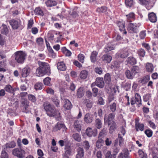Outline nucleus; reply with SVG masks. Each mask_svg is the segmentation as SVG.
I'll return each mask as SVG.
<instances>
[{
	"mask_svg": "<svg viewBox=\"0 0 158 158\" xmlns=\"http://www.w3.org/2000/svg\"><path fill=\"white\" fill-rule=\"evenodd\" d=\"M36 41L37 44L40 46H41L43 44V39L41 37L37 38L36 39Z\"/></svg>",
	"mask_w": 158,
	"mask_h": 158,
	"instance_id": "obj_60",
	"label": "nucleus"
},
{
	"mask_svg": "<svg viewBox=\"0 0 158 158\" xmlns=\"http://www.w3.org/2000/svg\"><path fill=\"white\" fill-rule=\"evenodd\" d=\"M131 84L130 82H126L123 85V87L127 91L130 90L131 88Z\"/></svg>",
	"mask_w": 158,
	"mask_h": 158,
	"instance_id": "obj_53",
	"label": "nucleus"
},
{
	"mask_svg": "<svg viewBox=\"0 0 158 158\" xmlns=\"http://www.w3.org/2000/svg\"><path fill=\"white\" fill-rule=\"evenodd\" d=\"M139 2L142 5L146 6L149 5V0H138Z\"/></svg>",
	"mask_w": 158,
	"mask_h": 158,
	"instance_id": "obj_55",
	"label": "nucleus"
},
{
	"mask_svg": "<svg viewBox=\"0 0 158 158\" xmlns=\"http://www.w3.org/2000/svg\"><path fill=\"white\" fill-rule=\"evenodd\" d=\"M46 6L48 7H51L56 6L57 3L54 0H48L45 2Z\"/></svg>",
	"mask_w": 158,
	"mask_h": 158,
	"instance_id": "obj_29",
	"label": "nucleus"
},
{
	"mask_svg": "<svg viewBox=\"0 0 158 158\" xmlns=\"http://www.w3.org/2000/svg\"><path fill=\"white\" fill-rule=\"evenodd\" d=\"M95 126L98 129H100L102 126V122L101 120L98 118H96L95 120Z\"/></svg>",
	"mask_w": 158,
	"mask_h": 158,
	"instance_id": "obj_37",
	"label": "nucleus"
},
{
	"mask_svg": "<svg viewBox=\"0 0 158 158\" xmlns=\"http://www.w3.org/2000/svg\"><path fill=\"white\" fill-rule=\"evenodd\" d=\"M145 68L147 71L149 73H152L154 70L153 65L151 63H147L145 66Z\"/></svg>",
	"mask_w": 158,
	"mask_h": 158,
	"instance_id": "obj_33",
	"label": "nucleus"
},
{
	"mask_svg": "<svg viewBox=\"0 0 158 158\" xmlns=\"http://www.w3.org/2000/svg\"><path fill=\"white\" fill-rule=\"evenodd\" d=\"M144 133L148 137H150L152 136L153 134L152 131L150 129L146 130Z\"/></svg>",
	"mask_w": 158,
	"mask_h": 158,
	"instance_id": "obj_57",
	"label": "nucleus"
},
{
	"mask_svg": "<svg viewBox=\"0 0 158 158\" xmlns=\"http://www.w3.org/2000/svg\"><path fill=\"white\" fill-rule=\"evenodd\" d=\"M134 99L136 102V104L139 107L140 105H141V97L139 94L136 93L135 94Z\"/></svg>",
	"mask_w": 158,
	"mask_h": 158,
	"instance_id": "obj_31",
	"label": "nucleus"
},
{
	"mask_svg": "<svg viewBox=\"0 0 158 158\" xmlns=\"http://www.w3.org/2000/svg\"><path fill=\"white\" fill-rule=\"evenodd\" d=\"M73 127L74 129L78 132H80L81 129V121L76 120L74 123Z\"/></svg>",
	"mask_w": 158,
	"mask_h": 158,
	"instance_id": "obj_18",
	"label": "nucleus"
},
{
	"mask_svg": "<svg viewBox=\"0 0 158 158\" xmlns=\"http://www.w3.org/2000/svg\"><path fill=\"white\" fill-rule=\"evenodd\" d=\"M62 129L63 131H66L67 129L64 123L62 122H58L55 126L53 128L54 131H57L60 129Z\"/></svg>",
	"mask_w": 158,
	"mask_h": 158,
	"instance_id": "obj_7",
	"label": "nucleus"
},
{
	"mask_svg": "<svg viewBox=\"0 0 158 158\" xmlns=\"http://www.w3.org/2000/svg\"><path fill=\"white\" fill-rule=\"evenodd\" d=\"M128 55L129 53L128 51L123 49L120 50L116 54L117 57L123 59L126 58Z\"/></svg>",
	"mask_w": 158,
	"mask_h": 158,
	"instance_id": "obj_10",
	"label": "nucleus"
},
{
	"mask_svg": "<svg viewBox=\"0 0 158 158\" xmlns=\"http://www.w3.org/2000/svg\"><path fill=\"white\" fill-rule=\"evenodd\" d=\"M137 53L139 56L143 57L145 55V52L143 49L140 48L138 50Z\"/></svg>",
	"mask_w": 158,
	"mask_h": 158,
	"instance_id": "obj_51",
	"label": "nucleus"
},
{
	"mask_svg": "<svg viewBox=\"0 0 158 158\" xmlns=\"http://www.w3.org/2000/svg\"><path fill=\"white\" fill-rule=\"evenodd\" d=\"M102 60L105 62L109 63L112 60V57L110 56L107 54L104 55L102 57Z\"/></svg>",
	"mask_w": 158,
	"mask_h": 158,
	"instance_id": "obj_38",
	"label": "nucleus"
},
{
	"mask_svg": "<svg viewBox=\"0 0 158 158\" xmlns=\"http://www.w3.org/2000/svg\"><path fill=\"white\" fill-rule=\"evenodd\" d=\"M52 100L56 107H60V102L58 97L55 96H54L52 98Z\"/></svg>",
	"mask_w": 158,
	"mask_h": 158,
	"instance_id": "obj_42",
	"label": "nucleus"
},
{
	"mask_svg": "<svg viewBox=\"0 0 158 158\" xmlns=\"http://www.w3.org/2000/svg\"><path fill=\"white\" fill-rule=\"evenodd\" d=\"M123 135L120 133L118 134V139L119 141V144L120 146H122L124 143V139L123 138Z\"/></svg>",
	"mask_w": 158,
	"mask_h": 158,
	"instance_id": "obj_46",
	"label": "nucleus"
},
{
	"mask_svg": "<svg viewBox=\"0 0 158 158\" xmlns=\"http://www.w3.org/2000/svg\"><path fill=\"white\" fill-rule=\"evenodd\" d=\"M83 119L85 122L86 123H90L93 120V115L90 113H87L85 115Z\"/></svg>",
	"mask_w": 158,
	"mask_h": 158,
	"instance_id": "obj_13",
	"label": "nucleus"
},
{
	"mask_svg": "<svg viewBox=\"0 0 158 158\" xmlns=\"http://www.w3.org/2000/svg\"><path fill=\"white\" fill-rule=\"evenodd\" d=\"M48 51L49 52V55L52 58H55L56 54L55 53L54 51L50 46L49 47Z\"/></svg>",
	"mask_w": 158,
	"mask_h": 158,
	"instance_id": "obj_54",
	"label": "nucleus"
},
{
	"mask_svg": "<svg viewBox=\"0 0 158 158\" xmlns=\"http://www.w3.org/2000/svg\"><path fill=\"white\" fill-rule=\"evenodd\" d=\"M115 46L114 44L110 43H108L106 45L104 48V51L106 53L114 49Z\"/></svg>",
	"mask_w": 158,
	"mask_h": 158,
	"instance_id": "obj_22",
	"label": "nucleus"
},
{
	"mask_svg": "<svg viewBox=\"0 0 158 158\" xmlns=\"http://www.w3.org/2000/svg\"><path fill=\"white\" fill-rule=\"evenodd\" d=\"M123 155L124 157L125 158H130L129 156V153L128 150L127 148L123 149L121 152Z\"/></svg>",
	"mask_w": 158,
	"mask_h": 158,
	"instance_id": "obj_52",
	"label": "nucleus"
},
{
	"mask_svg": "<svg viewBox=\"0 0 158 158\" xmlns=\"http://www.w3.org/2000/svg\"><path fill=\"white\" fill-rule=\"evenodd\" d=\"M149 20L152 23H155L157 21V17L156 15L154 12L150 13L148 14Z\"/></svg>",
	"mask_w": 158,
	"mask_h": 158,
	"instance_id": "obj_21",
	"label": "nucleus"
},
{
	"mask_svg": "<svg viewBox=\"0 0 158 158\" xmlns=\"http://www.w3.org/2000/svg\"><path fill=\"white\" fill-rule=\"evenodd\" d=\"M88 75V72L86 70H82L81 71L80 74V77L82 79H86Z\"/></svg>",
	"mask_w": 158,
	"mask_h": 158,
	"instance_id": "obj_50",
	"label": "nucleus"
},
{
	"mask_svg": "<svg viewBox=\"0 0 158 158\" xmlns=\"http://www.w3.org/2000/svg\"><path fill=\"white\" fill-rule=\"evenodd\" d=\"M43 106L47 115L50 117H55L57 120L61 119L60 113L53 105H51L50 103H45Z\"/></svg>",
	"mask_w": 158,
	"mask_h": 158,
	"instance_id": "obj_1",
	"label": "nucleus"
},
{
	"mask_svg": "<svg viewBox=\"0 0 158 158\" xmlns=\"http://www.w3.org/2000/svg\"><path fill=\"white\" fill-rule=\"evenodd\" d=\"M96 11L99 13H104L107 15H108L109 12L111 13L110 10L108 9L107 7L105 6L97 8Z\"/></svg>",
	"mask_w": 158,
	"mask_h": 158,
	"instance_id": "obj_15",
	"label": "nucleus"
},
{
	"mask_svg": "<svg viewBox=\"0 0 158 158\" xmlns=\"http://www.w3.org/2000/svg\"><path fill=\"white\" fill-rule=\"evenodd\" d=\"M127 21L131 23L135 19V15L134 13L131 12L126 15Z\"/></svg>",
	"mask_w": 158,
	"mask_h": 158,
	"instance_id": "obj_26",
	"label": "nucleus"
},
{
	"mask_svg": "<svg viewBox=\"0 0 158 158\" xmlns=\"http://www.w3.org/2000/svg\"><path fill=\"white\" fill-rule=\"evenodd\" d=\"M117 24L119 28V30L122 31H124L125 29V23L123 22L118 21Z\"/></svg>",
	"mask_w": 158,
	"mask_h": 158,
	"instance_id": "obj_43",
	"label": "nucleus"
},
{
	"mask_svg": "<svg viewBox=\"0 0 158 158\" xmlns=\"http://www.w3.org/2000/svg\"><path fill=\"white\" fill-rule=\"evenodd\" d=\"M86 107L89 109H91L92 106V102L89 99H85L83 101Z\"/></svg>",
	"mask_w": 158,
	"mask_h": 158,
	"instance_id": "obj_41",
	"label": "nucleus"
},
{
	"mask_svg": "<svg viewBox=\"0 0 158 158\" xmlns=\"http://www.w3.org/2000/svg\"><path fill=\"white\" fill-rule=\"evenodd\" d=\"M115 114L114 113H110L107 116H105L104 118V121L105 123H107L108 126L110 125V123L112 122H114L113 121L115 117Z\"/></svg>",
	"mask_w": 158,
	"mask_h": 158,
	"instance_id": "obj_9",
	"label": "nucleus"
},
{
	"mask_svg": "<svg viewBox=\"0 0 158 158\" xmlns=\"http://www.w3.org/2000/svg\"><path fill=\"white\" fill-rule=\"evenodd\" d=\"M57 33L54 31H49L47 34V37L50 41H52L54 39V36L57 35Z\"/></svg>",
	"mask_w": 158,
	"mask_h": 158,
	"instance_id": "obj_20",
	"label": "nucleus"
},
{
	"mask_svg": "<svg viewBox=\"0 0 158 158\" xmlns=\"http://www.w3.org/2000/svg\"><path fill=\"white\" fill-rule=\"evenodd\" d=\"M126 62L127 64L133 65L136 64L137 60L134 57L131 56L127 58Z\"/></svg>",
	"mask_w": 158,
	"mask_h": 158,
	"instance_id": "obj_19",
	"label": "nucleus"
},
{
	"mask_svg": "<svg viewBox=\"0 0 158 158\" xmlns=\"http://www.w3.org/2000/svg\"><path fill=\"white\" fill-rule=\"evenodd\" d=\"M15 60L18 64H23L26 58V55L23 51H19L15 52Z\"/></svg>",
	"mask_w": 158,
	"mask_h": 158,
	"instance_id": "obj_3",
	"label": "nucleus"
},
{
	"mask_svg": "<svg viewBox=\"0 0 158 158\" xmlns=\"http://www.w3.org/2000/svg\"><path fill=\"white\" fill-rule=\"evenodd\" d=\"M131 70L135 76L140 72L139 68L138 66L137 65H134L132 66L131 68Z\"/></svg>",
	"mask_w": 158,
	"mask_h": 158,
	"instance_id": "obj_30",
	"label": "nucleus"
},
{
	"mask_svg": "<svg viewBox=\"0 0 158 158\" xmlns=\"http://www.w3.org/2000/svg\"><path fill=\"white\" fill-rule=\"evenodd\" d=\"M139 156L142 158H146L147 154L144 152L142 150L140 149L139 150L138 152Z\"/></svg>",
	"mask_w": 158,
	"mask_h": 158,
	"instance_id": "obj_56",
	"label": "nucleus"
},
{
	"mask_svg": "<svg viewBox=\"0 0 158 158\" xmlns=\"http://www.w3.org/2000/svg\"><path fill=\"white\" fill-rule=\"evenodd\" d=\"M125 3L127 6L131 7L133 4V0H125Z\"/></svg>",
	"mask_w": 158,
	"mask_h": 158,
	"instance_id": "obj_61",
	"label": "nucleus"
},
{
	"mask_svg": "<svg viewBox=\"0 0 158 158\" xmlns=\"http://www.w3.org/2000/svg\"><path fill=\"white\" fill-rule=\"evenodd\" d=\"M21 105L24 107L25 110H27L29 106V102L27 100H24L21 102Z\"/></svg>",
	"mask_w": 158,
	"mask_h": 158,
	"instance_id": "obj_47",
	"label": "nucleus"
},
{
	"mask_svg": "<svg viewBox=\"0 0 158 158\" xmlns=\"http://www.w3.org/2000/svg\"><path fill=\"white\" fill-rule=\"evenodd\" d=\"M39 67L36 70V74L38 77L42 76L45 74L48 75L51 74L49 64L45 62H38Z\"/></svg>",
	"mask_w": 158,
	"mask_h": 158,
	"instance_id": "obj_2",
	"label": "nucleus"
},
{
	"mask_svg": "<svg viewBox=\"0 0 158 158\" xmlns=\"http://www.w3.org/2000/svg\"><path fill=\"white\" fill-rule=\"evenodd\" d=\"M44 87L43 84L40 82L36 83L34 85V88L36 90H40L42 89Z\"/></svg>",
	"mask_w": 158,
	"mask_h": 158,
	"instance_id": "obj_48",
	"label": "nucleus"
},
{
	"mask_svg": "<svg viewBox=\"0 0 158 158\" xmlns=\"http://www.w3.org/2000/svg\"><path fill=\"white\" fill-rule=\"evenodd\" d=\"M9 23L12 28L14 30H16L20 28L21 24V22L19 20L11 19L9 21Z\"/></svg>",
	"mask_w": 158,
	"mask_h": 158,
	"instance_id": "obj_5",
	"label": "nucleus"
},
{
	"mask_svg": "<svg viewBox=\"0 0 158 158\" xmlns=\"http://www.w3.org/2000/svg\"><path fill=\"white\" fill-rule=\"evenodd\" d=\"M144 125L143 123H140L138 122H135V127L136 131H138L139 130L142 131L144 130Z\"/></svg>",
	"mask_w": 158,
	"mask_h": 158,
	"instance_id": "obj_25",
	"label": "nucleus"
},
{
	"mask_svg": "<svg viewBox=\"0 0 158 158\" xmlns=\"http://www.w3.org/2000/svg\"><path fill=\"white\" fill-rule=\"evenodd\" d=\"M13 155L19 158H23L24 157L25 152L21 148H15L12 151Z\"/></svg>",
	"mask_w": 158,
	"mask_h": 158,
	"instance_id": "obj_8",
	"label": "nucleus"
},
{
	"mask_svg": "<svg viewBox=\"0 0 158 158\" xmlns=\"http://www.w3.org/2000/svg\"><path fill=\"white\" fill-rule=\"evenodd\" d=\"M34 12L36 15L43 16L44 15L43 10L39 7L36 8L34 10Z\"/></svg>",
	"mask_w": 158,
	"mask_h": 158,
	"instance_id": "obj_40",
	"label": "nucleus"
},
{
	"mask_svg": "<svg viewBox=\"0 0 158 158\" xmlns=\"http://www.w3.org/2000/svg\"><path fill=\"white\" fill-rule=\"evenodd\" d=\"M85 133L86 135L89 137L95 136L97 134V129H93L90 127L88 128L86 130Z\"/></svg>",
	"mask_w": 158,
	"mask_h": 158,
	"instance_id": "obj_12",
	"label": "nucleus"
},
{
	"mask_svg": "<svg viewBox=\"0 0 158 158\" xmlns=\"http://www.w3.org/2000/svg\"><path fill=\"white\" fill-rule=\"evenodd\" d=\"M57 67L58 69L60 71H64L66 69L65 64L63 62H58L57 63Z\"/></svg>",
	"mask_w": 158,
	"mask_h": 158,
	"instance_id": "obj_28",
	"label": "nucleus"
},
{
	"mask_svg": "<svg viewBox=\"0 0 158 158\" xmlns=\"http://www.w3.org/2000/svg\"><path fill=\"white\" fill-rule=\"evenodd\" d=\"M98 53L96 51H93L91 53L90 56V60L93 63H94L96 61V57Z\"/></svg>",
	"mask_w": 158,
	"mask_h": 158,
	"instance_id": "obj_36",
	"label": "nucleus"
},
{
	"mask_svg": "<svg viewBox=\"0 0 158 158\" xmlns=\"http://www.w3.org/2000/svg\"><path fill=\"white\" fill-rule=\"evenodd\" d=\"M104 80L106 83L107 84H109L111 81V77L109 73L105 74L104 76Z\"/></svg>",
	"mask_w": 158,
	"mask_h": 158,
	"instance_id": "obj_45",
	"label": "nucleus"
},
{
	"mask_svg": "<svg viewBox=\"0 0 158 158\" xmlns=\"http://www.w3.org/2000/svg\"><path fill=\"white\" fill-rule=\"evenodd\" d=\"M4 89L6 92L14 94V89L11 85H6L4 87Z\"/></svg>",
	"mask_w": 158,
	"mask_h": 158,
	"instance_id": "obj_32",
	"label": "nucleus"
},
{
	"mask_svg": "<svg viewBox=\"0 0 158 158\" xmlns=\"http://www.w3.org/2000/svg\"><path fill=\"white\" fill-rule=\"evenodd\" d=\"M51 78L49 77H47L44 78V84L45 85H50Z\"/></svg>",
	"mask_w": 158,
	"mask_h": 158,
	"instance_id": "obj_59",
	"label": "nucleus"
},
{
	"mask_svg": "<svg viewBox=\"0 0 158 158\" xmlns=\"http://www.w3.org/2000/svg\"><path fill=\"white\" fill-rule=\"evenodd\" d=\"M92 88L93 95L94 97H96L97 96L98 94V89L97 88Z\"/></svg>",
	"mask_w": 158,
	"mask_h": 158,
	"instance_id": "obj_63",
	"label": "nucleus"
},
{
	"mask_svg": "<svg viewBox=\"0 0 158 158\" xmlns=\"http://www.w3.org/2000/svg\"><path fill=\"white\" fill-rule=\"evenodd\" d=\"M0 31L2 34L7 35L9 32V29L6 25L2 24L0 27Z\"/></svg>",
	"mask_w": 158,
	"mask_h": 158,
	"instance_id": "obj_17",
	"label": "nucleus"
},
{
	"mask_svg": "<svg viewBox=\"0 0 158 158\" xmlns=\"http://www.w3.org/2000/svg\"><path fill=\"white\" fill-rule=\"evenodd\" d=\"M119 145H118V140L115 139V140L114 146L113 147V154L116 156L119 152L120 149V147Z\"/></svg>",
	"mask_w": 158,
	"mask_h": 158,
	"instance_id": "obj_14",
	"label": "nucleus"
},
{
	"mask_svg": "<svg viewBox=\"0 0 158 158\" xmlns=\"http://www.w3.org/2000/svg\"><path fill=\"white\" fill-rule=\"evenodd\" d=\"M77 152L76 158H84L85 152L83 148L79 147L77 149Z\"/></svg>",
	"mask_w": 158,
	"mask_h": 158,
	"instance_id": "obj_16",
	"label": "nucleus"
},
{
	"mask_svg": "<svg viewBox=\"0 0 158 158\" xmlns=\"http://www.w3.org/2000/svg\"><path fill=\"white\" fill-rule=\"evenodd\" d=\"M82 144L85 148L86 150H88L89 148L90 147L89 144L87 141L83 142Z\"/></svg>",
	"mask_w": 158,
	"mask_h": 158,
	"instance_id": "obj_64",
	"label": "nucleus"
},
{
	"mask_svg": "<svg viewBox=\"0 0 158 158\" xmlns=\"http://www.w3.org/2000/svg\"><path fill=\"white\" fill-rule=\"evenodd\" d=\"M95 85L100 88H103L104 86V82L103 78L102 77L97 78L95 82L91 84V87H93Z\"/></svg>",
	"mask_w": 158,
	"mask_h": 158,
	"instance_id": "obj_6",
	"label": "nucleus"
},
{
	"mask_svg": "<svg viewBox=\"0 0 158 158\" xmlns=\"http://www.w3.org/2000/svg\"><path fill=\"white\" fill-rule=\"evenodd\" d=\"M84 95V91L82 87L79 88L77 91V96L79 98H81Z\"/></svg>",
	"mask_w": 158,
	"mask_h": 158,
	"instance_id": "obj_39",
	"label": "nucleus"
},
{
	"mask_svg": "<svg viewBox=\"0 0 158 158\" xmlns=\"http://www.w3.org/2000/svg\"><path fill=\"white\" fill-rule=\"evenodd\" d=\"M73 137L75 140L78 142H80L81 140V135L78 133L73 134Z\"/></svg>",
	"mask_w": 158,
	"mask_h": 158,
	"instance_id": "obj_44",
	"label": "nucleus"
},
{
	"mask_svg": "<svg viewBox=\"0 0 158 158\" xmlns=\"http://www.w3.org/2000/svg\"><path fill=\"white\" fill-rule=\"evenodd\" d=\"M64 105L63 107L66 110L70 109L72 107L71 102L68 99H65L64 101Z\"/></svg>",
	"mask_w": 158,
	"mask_h": 158,
	"instance_id": "obj_23",
	"label": "nucleus"
},
{
	"mask_svg": "<svg viewBox=\"0 0 158 158\" xmlns=\"http://www.w3.org/2000/svg\"><path fill=\"white\" fill-rule=\"evenodd\" d=\"M125 75L126 77L130 79H133L135 77L131 70L129 69H127L125 71Z\"/></svg>",
	"mask_w": 158,
	"mask_h": 158,
	"instance_id": "obj_27",
	"label": "nucleus"
},
{
	"mask_svg": "<svg viewBox=\"0 0 158 158\" xmlns=\"http://www.w3.org/2000/svg\"><path fill=\"white\" fill-rule=\"evenodd\" d=\"M150 76L147 75L140 78L139 80V82L142 85L146 84L150 80Z\"/></svg>",
	"mask_w": 158,
	"mask_h": 158,
	"instance_id": "obj_24",
	"label": "nucleus"
},
{
	"mask_svg": "<svg viewBox=\"0 0 158 158\" xmlns=\"http://www.w3.org/2000/svg\"><path fill=\"white\" fill-rule=\"evenodd\" d=\"M65 154L68 155L69 156H70L72 153V149L70 147H66L65 149Z\"/></svg>",
	"mask_w": 158,
	"mask_h": 158,
	"instance_id": "obj_62",
	"label": "nucleus"
},
{
	"mask_svg": "<svg viewBox=\"0 0 158 158\" xmlns=\"http://www.w3.org/2000/svg\"><path fill=\"white\" fill-rule=\"evenodd\" d=\"M31 72V68L27 66L23 68L20 71V73L22 77H26Z\"/></svg>",
	"mask_w": 158,
	"mask_h": 158,
	"instance_id": "obj_11",
	"label": "nucleus"
},
{
	"mask_svg": "<svg viewBox=\"0 0 158 158\" xmlns=\"http://www.w3.org/2000/svg\"><path fill=\"white\" fill-rule=\"evenodd\" d=\"M110 110L113 113L117 109V104L115 102H113L110 103L108 106Z\"/></svg>",
	"mask_w": 158,
	"mask_h": 158,
	"instance_id": "obj_34",
	"label": "nucleus"
},
{
	"mask_svg": "<svg viewBox=\"0 0 158 158\" xmlns=\"http://www.w3.org/2000/svg\"><path fill=\"white\" fill-rule=\"evenodd\" d=\"M7 148H13L16 146V143L14 141H12L6 143V144Z\"/></svg>",
	"mask_w": 158,
	"mask_h": 158,
	"instance_id": "obj_49",
	"label": "nucleus"
},
{
	"mask_svg": "<svg viewBox=\"0 0 158 158\" xmlns=\"http://www.w3.org/2000/svg\"><path fill=\"white\" fill-rule=\"evenodd\" d=\"M28 99L32 102H35L36 101V99L35 96L31 94H29L28 95Z\"/></svg>",
	"mask_w": 158,
	"mask_h": 158,
	"instance_id": "obj_58",
	"label": "nucleus"
},
{
	"mask_svg": "<svg viewBox=\"0 0 158 158\" xmlns=\"http://www.w3.org/2000/svg\"><path fill=\"white\" fill-rule=\"evenodd\" d=\"M141 25L140 23H130L127 27L128 32L130 33H137L138 32V28Z\"/></svg>",
	"mask_w": 158,
	"mask_h": 158,
	"instance_id": "obj_4",
	"label": "nucleus"
},
{
	"mask_svg": "<svg viewBox=\"0 0 158 158\" xmlns=\"http://www.w3.org/2000/svg\"><path fill=\"white\" fill-rule=\"evenodd\" d=\"M109 132L112 134L116 129V123L115 122H112L110 123V125Z\"/></svg>",
	"mask_w": 158,
	"mask_h": 158,
	"instance_id": "obj_35",
	"label": "nucleus"
}]
</instances>
